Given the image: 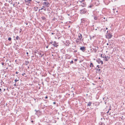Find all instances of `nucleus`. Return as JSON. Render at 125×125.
<instances>
[{"label": "nucleus", "instance_id": "6ab92c4d", "mask_svg": "<svg viewBox=\"0 0 125 125\" xmlns=\"http://www.w3.org/2000/svg\"><path fill=\"white\" fill-rule=\"evenodd\" d=\"M31 0H25V1L26 3H27L29 1H31Z\"/></svg>", "mask_w": 125, "mask_h": 125}, {"label": "nucleus", "instance_id": "f03ea898", "mask_svg": "<svg viewBox=\"0 0 125 125\" xmlns=\"http://www.w3.org/2000/svg\"><path fill=\"white\" fill-rule=\"evenodd\" d=\"M87 12V10L85 8H83L80 10V13L81 14L86 13Z\"/></svg>", "mask_w": 125, "mask_h": 125}, {"label": "nucleus", "instance_id": "ea45409f", "mask_svg": "<svg viewBox=\"0 0 125 125\" xmlns=\"http://www.w3.org/2000/svg\"><path fill=\"white\" fill-rule=\"evenodd\" d=\"M48 98V97L47 96H46L45 97V99H47V98Z\"/></svg>", "mask_w": 125, "mask_h": 125}, {"label": "nucleus", "instance_id": "338daca9", "mask_svg": "<svg viewBox=\"0 0 125 125\" xmlns=\"http://www.w3.org/2000/svg\"><path fill=\"white\" fill-rule=\"evenodd\" d=\"M111 114V113L110 112L109 113V115H110Z\"/></svg>", "mask_w": 125, "mask_h": 125}, {"label": "nucleus", "instance_id": "423d86ee", "mask_svg": "<svg viewBox=\"0 0 125 125\" xmlns=\"http://www.w3.org/2000/svg\"><path fill=\"white\" fill-rule=\"evenodd\" d=\"M52 45L54 47H57L58 46V43H57L56 42L54 41L52 43Z\"/></svg>", "mask_w": 125, "mask_h": 125}, {"label": "nucleus", "instance_id": "412c9836", "mask_svg": "<svg viewBox=\"0 0 125 125\" xmlns=\"http://www.w3.org/2000/svg\"><path fill=\"white\" fill-rule=\"evenodd\" d=\"M90 37V40H91L92 38H94V37H95V36H93L92 37H91L90 35L89 36Z\"/></svg>", "mask_w": 125, "mask_h": 125}, {"label": "nucleus", "instance_id": "5fc2aeb1", "mask_svg": "<svg viewBox=\"0 0 125 125\" xmlns=\"http://www.w3.org/2000/svg\"><path fill=\"white\" fill-rule=\"evenodd\" d=\"M43 0L44 1H47V0Z\"/></svg>", "mask_w": 125, "mask_h": 125}, {"label": "nucleus", "instance_id": "4468645a", "mask_svg": "<svg viewBox=\"0 0 125 125\" xmlns=\"http://www.w3.org/2000/svg\"><path fill=\"white\" fill-rule=\"evenodd\" d=\"M8 66L9 67H10L12 68L11 69H12L13 68V64H11L10 65H9V63H8Z\"/></svg>", "mask_w": 125, "mask_h": 125}, {"label": "nucleus", "instance_id": "bb28decb", "mask_svg": "<svg viewBox=\"0 0 125 125\" xmlns=\"http://www.w3.org/2000/svg\"><path fill=\"white\" fill-rule=\"evenodd\" d=\"M94 52H96L97 50L96 49H94Z\"/></svg>", "mask_w": 125, "mask_h": 125}, {"label": "nucleus", "instance_id": "e2e57ef3", "mask_svg": "<svg viewBox=\"0 0 125 125\" xmlns=\"http://www.w3.org/2000/svg\"><path fill=\"white\" fill-rule=\"evenodd\" d=\"M109 44V43H107L106 44H107V45H108Z\"/></svg>", "mask_w": 125, "mask_h": 125}, {"label": "nucleus", "instance_id": "473e14b6", "mask_svg": "<svg viewBox=\"0 0 125 125\" xmlns=\"http://www.w3.org/2000/svg\"><path fill=\"white\" fill-rule=\"evenodd\" d=\"M100 63H101V64H103V61H101Z\"/></svg>", "mask_w": 125, "mask_h": 125}, {"label": "nucleus", "instance_id": "de8ad7c7", "mask_svg": "<svg viewBox=\"0 0 125 125\" xmlns=\"http://www.w3.org/2000/svg\"><path fill=\"white\" fill-rule=\"evenodd\" d=\"M123 116H122V117H121V119H123Z\"/></svg>", "mask_w": 125, "mask_h": 125}, {"label": "nucleus", "instance_id": "20e7f679", "mask_svg": "<svg viewBox=\"0 0 125 125\" xmlns=\"http://www.w3.org/2000/svg\"><path fill=\"white\" fill-rule=\"evenodd\" d=\"M35 111H36L35 114L38 115V116L41 115V113L39 110H35Z\"/></svg>", "mask_w": 125, "mask_h": 125}, {"label": "nucleus", "instance_id": "dca6fc26", "mask_svg": "<svg viewBox=\"0 0 125 125\" xmlns=\"http://www.w3.org/2000/svg\"><path fill=\"white\" fill-rule=\"evenodd\" d=\"M25 64L26 65H27L29 64V61H25Z\"/></svg>", "mask_w": 125, "mask_h": 125}, {"label": "nucleus", "instance_id": "9d476101", "mask_svg": "<svg viewBox=\"0 0 125 125\" xmlns=\"http://www.w3.org/2000/svg\"><path fill=\"white\" fill-rule=\"evenodd\" d=\"M81 6L83 7H86V4L85 2L81 4Z\"/></svg>", "mask_w": 125, "mask_h": 125}, {"label": "nucleus", "instance_id": "f257e3e1", "mask_svg": "<svg viewBox=\"0 0 125 125\" xmlns=\"http://www.w3.org/2000/svg\"><path fill=\"white\" fill-rule=\"evenodd\" d=\"M105 36L106 38L108 39H110L113 36L112 33L110 31H107L106 34Z\"/></svg>", "mask_w": 125, "mask_h": 125}, {"label": "nucleus", "instance_id": "a18cd8bd", "mask_svg": "<svg viewBox=\"0 0 125 125\" xmlns=\"http://www.w3.org/2000/svg\"><path fill=\"white\" fill-rule=\"evenodd\" d=\"M21 29L20 30V32H21Z\"/></svg>", "mask_w": 125, "mask_h": 125}, {"label": "nucleus", "instance_id": "79ce46f5", "mask_svg": "<svg viewBox=\"0 0 125 125\" xmlns=\"http://www.w3.org/2000/svg\"><path fill=\"white\" fill-rule=\"evenodd\" d=\"M24 74H25V73H24L22 74V75L24 76Z\"/></svg>", "mask_w": 125, "mask_h": 125}, {"label": "nucleus", "instance_id": "1a4fd4ad", "mask_svg": "<svg viewBox=\"0 0 125 125\" xmlns=\"http://www.w3.org/2000/svg\"><path fill=\"white\" fill-rule=\"evenodd\" d=\"M101 68V67H100L99 66V65H97V67H96L95 68V69L96 70V71H97V70H98L99 71H100L101 70V69H99V68Z\"/></svg>", "mask_w": 125, "mask_h": 125}, {"label": "nucleus", "instance_id": "bf43d9fd", "mask_svg": "<svg viewBox=\"0 0 125 125\" xmlns=\"http://www.w3.org/2000/svg\"><path fill=\"white\" fill-rule=\"evenodd\" d=\"M106 30H107L108 29V28H106Z\"/></svg>", "mask_w": 125, "mask_h": 125}, {"label": "nucleus", "instance_id": "c9c22d12", "mask_svg": "<svg viewBox=\"0 0 125 125\" xmlns=\"http://www.w3.org/2000/svg\"><path fill=\"white\" fill-rule=\"evenodd\" d=\"M38 7H37L36 8L37 9V10H35V11H37V9H38Z\"/></svg>", "mask_w": 125, "mask_h": 125}, {"label": "nucleus", "instance_id": "052dcab7", "mask_svg": "<svg viewBox=\"0 0 125 125\" xmlns=\"http://www.w3.org/2000/svg\"><path fill=\"white\" fill-rule=\"evenodd\" d=\"M34 57V56H31V58H33V57Z\"/></svg>", "mask_w": 125, "mask_h": 125}, {"label": "nucleus", "instance_id": "603ef678", "mask_svg": "<svg viewBox=\"0 0 125 125\" xmlns=\"http://www.w3.org/2000/svg\"><path fill=\"white\" fill-rule=\"evenodd\" d=\"M43 10H44L45 11H46V10L45 9H43Z\"/></svg>", "mask_w": 125, "mask_h": 125}, {"label": "nucleus", "instance_id": "4be33fe9", "mask_svg": "<svg viewBox=\"0 0 125 125\" xmlns=\"http://www.w3.org/2000/svg\"><path fill=\"white\" fill-rule=\"evenodd\" d=\"M85 1V0H79V1L81 2V3H82L83 2H84Z\"/></svg>", "mask_w": 125, "mask_h": 125}, {"label": "nucleus", "instance_id": "c85d7f7f", "mask_svg": "<svg viewBox=\"0 0 125 125\" xmlns=\"http://www.w3.org/2000/svg\"><path fill=\"white\" fill-rule=\"evenodd\" d=\"M104 30V32H105L106 31V30H105V28H104V29H101V31L102 30Z\"/></svg>", "mask_w": 125, "mask_h": 125}, {"label": "nucleus", "instance_id": "2eb2a0df", "mask_svg": "<svg viewBox=\"0 0 125 125\" xmlns=\"http://www.w3.org/2000/svg\"><path fill=\"white\" fill-rule=\"evenodd\" d=\"M90 66L91 68H92L93 67L94 65L93 63H92L91 62L90 63Z\"/></svg>", "mask_w": 125, "mask_h": 125}, {"label": "nucleus", "instance_id": "c03bdc74", "mask_svg": "<svg viewBox=\"0 0 125 125\" xmlns=\"http://www.w3.org/2000/svg\"><path fill=\"white\" fill-rule=\"evenodd\" d=\"M30 1H28V2L27 3H30V4L31 3H30Z\"/></svg>", "mask_w": 125, "mask_h": 125}, {"label": "nucleus", "instance_id": "5701e85b", "mask_svg": "<svg viewBox=\"0 0 125 125\" xmlns=\"http://www.w3.org/2000/svg\"><path fill=\"white\" fill-rule=\"evenodd\" d=\"M45 8L44 6H43L42 8H41V9H39V11L40 10H43V8Z\"/></svg>", "mask_w": 125, "mask_h": 125}, {"label": "nucleus", "instance_id": "ddd939ff", "mask_svg": "<svg viewBox=\"0 0 125 125\" xmlns=\"http://www.w3.org/2000/svg\"><path fill=\"white\" fill-rule=\"evenodd\" d=\"M94 6L92 4H90L89 5L88 7L90 8H93V7Z\"/></svg>", "mask_w": 125, "mask_h": 125}, {"label": "nucleus", "instance_id": "0eeeda50", "mask_svg": "<svg viewBox=\"0 0 125 125\" xmlns=\"http://www.w3.org/2000/svg\"><path fill=\"white\" fill-rule=\"evenodd\" d=\"M70 44L69 41H66L64 43L65 45L67 46H69Z\"/></svg>", "mask_w": 125, "mask_h": 125}, {"label": "nucleus", "instance_id": "f8f14e48", "mask_svg": "<svg viewBox=\"0 0 125 125\" xmlns=\"http://www.w3.org/2000/svg\"><path fill=\"white\" fill-rule=\"evenodd\" d=\"M101 61V60L99 58L97 59L96 60V62L98 63H100V62Z\"/></svg>", "mask_w": 125, "mask_h": 125}, {"label": "nucleus", "instance_id": "0e129e2a", "mask_svg": "<svg viewBox=\"0 0 125 125\" xmlns=\"http://www.w3.org/2000/svg\"><path fill=\"white\" fill-rule=\"evenodd\" d=\"M44 106H45L46 107H47V106H45V105H44Z\"/></svg>", "mask_w": 125, "mask_h": 125}, {"label": "nucleus", "instance_id": "13d9d810", "mask_svg": "<svg viewBox=\"0 0 125 125\" xmlns=\"http://www.w3.org/2000/svg\"><path fill=\"white\" fill-rule=\"evenodd\" d=\"M26 54H27L28 55V52H27V53H26Z\"/></svg>", "mask_w": 125, "mask_h": 125}, {"label": "nucleus", "instance_id": "6e6552de", "mask_svg": "<svg viewBox=\"0 0 125 125\" xmlns=\"http://www.w3.org/2000/svg\"><path fill=\"white\" fill-rule=\"evenodd\" d=\"M80 50L83 52H84L86 50L85 47L84 46L81 47L80 48Z\"/></svg>", "mask_w": 125, "mask_h": 125}, {"label": "nucleus", "instance_id": "69168bd1", "mask_svg": "<svg viewBox=\"0 0 125 125\" xmlns=\"http://www.w3.org/2000/svg\"><path fill=\"white\" fill-rule=\"evenodd\" d=\"M31 121L32 123H33V121L32 120Z\"/></svg>", "mask_w": 125, "mask_h": 125}, {"label": "nucleus", "instance_id": "6e6d98bb", "mask_svg": "<svg viewBox=\"0 0 125 125\" xmlns=\"http://www.w3.org/2000/svg\"><path fill=\"white\" fill-rule=\"evenodd\" d=\"M14 86H16V84L15 83L14 84Z\"/></svg>", "mask_w": 125, "mask_h": 125}, {"label": "nucleus", "instance_id": "a878e982", "mask_svg": "<svg viewBox=\"0 0 125 125\" xmlns=\"http://www.w3.org/2000/svg\"><path fill=\"white\" fill-rule=\"evenodd\" d=\"M11 37H9L8 38V40L9 41H10L11 40Z\"/></svg>", "mask_w": 125, "mask_h": 125}, {"label": "nucleus", "instance_id": "72a5a7b5", "mask_svg": "<svg viewBox=\"0 0 125 125\" xmlns=\"http://www.w3.org/2000/svg\"><path fill=\"white\" fill-rule=\"evenodd\" d=\"M77 52V50H74V51H73V52Z\"/></svg>", "mask_w": 125, "mask_h": 125}, {"label": "nucleus", "instance_id": "7c9ffc66", "mask_svg": "<svg viewBox=\"0 0 125 125\" xmlns=\"http://www.w3.org/2000/svg\"><path fill=\"white\" fill-rule=\"evenodd\" d=\"M17 81H19V80H17V79H16L15 80V83L16 82H17Z\"/></svg>", "mask_w": 125, "mask_h": 125}, {"label": "nucleus", "instance_id": "7ed1b4c3", "mask_svg": "<svg viewBox=\"0 0 125 125\" xmlns=\"http://www.w3.org/2000/svg\"><path fill=\"white\" fill-rule=\"evenodd\" d=\"M43 5H45L47 7H49V6L50 5V3L47 1L43 2Z\"/></svg>", "mask_w": 125, "mask_h": 125}, {"label": "nucleus", "instance_id": "cd10ccee", "mask_svg": "<svg viewBox=\"0 0 125 125\" xmlns=\"http://www.w3.org/2000/svg\"><path fill=\"white\" fill-rule=\"evenodd\" d=\"M15 3L16 4H17V5H18V4H19V2H15Z\"/></svg>", "mask_w": 125, "mask_h": 125}, {"label": "nucleus", "instance_id": "39448f33", "mask_svg": "<svg viewBox=\"0 0 125 125\" xmlns=\"http://www.w3.org/2000/svg\"><path fill=\"white\" fill-rule=\"evenodd\" d=\"M78 38L77 39L78 40H81L82 38V35L80 33H79L78 35Z\"/></svg>", "mask_w": 125, "mask_h": 125}, {"label": "nucleus", "instance_id": "f3484780", "mask_svg": "<svg viewBox=\"0 0 125 125\" xmlns=\"http://www.w3.org/2000/svg\"><path fill=\"white\" fill-rule=\"evenodd\" d=\"M92 103L91 102H89L87 104V106H90L91 105V104H92Z\"/></svg>", "mask_w": 125, "mask_h": 125}, {"label": "nucleus", "instance_id": "49530a36", "mask_svg": "<svg viewBox=\"0 0 125 125\" xmlns=\"http://www.w3.org/2000/svg\"><path fill=\"white\" fill-rule=\"evenodd\" d=\"M19 72H16V74H18V73Z\"/></svg>", "mask_w": 125, "mask_h": 125}, {"label": "nucleus", "instance_id": "774afa93", "mask_svg": "<svg viewBox=\"0 0 125 125\" xmlns=\"http://www.w3.org/2000/svg\"><path fill=\"white\" fill-rule=\"evenodd\" d=\"M111 110V109L110 108V109H109L108 111H109V110Z\"/></svg>", "mask_w": 125, "mask_h": 125}, {"label": "nucleus", "instance_id": "864d4df0", "mask_svg": "<svg viewBox=\"0 0 125 125\" xmlns=\"http://www.w3.org/2000/svg\"><path fill=\"white\" fill-rule=\"evenodd\" d=\"M48 46H46V48H48Z\"/></svg>", "mask_w": 125, "mask_h": 125}, {"label": "nucleus", "instance_id": "3c124183", "mask_svg": "<svg viewBox=\"0 0 125 125\" xmlns=\"http://www.w3.org/2000/svg\"><path fill=\"white\" fill-rule=\"evenodd\" d=\"M1 89L0 88V92H1Z\"/></svg>", "mask_w": 125, "mask_h": 125}, {"label": "nucleus", "instance_id": "393cba45", "mask_svg": "<svg viewBox=\"0 0 125 125\" xmlns=\"http://www.w3.org/2000/svg\"><path fill=\"white\" fill-rule=\"evenodd\" d=\"M39 55H41V57H42V56L44 55V54H42L41 53H40L39 54Z\"/></svg>", "mask_w": 125, "mask_h": 125}, {"label": "nucleus", "instance_id": "8fccbe9b", "mask_svg": "<svg viewBox=\"0 0 125 125\" xmlns=\"http://www.w3.org/2000/svg\"><path fill=\"white\" fill-rule=\"evenodd\" d=\"M38 3H40V2L39 1H36Z\"/></svg>", "mask_w": 125, "mask_h": 125}, {"label": "nucleus", "instance_id": "09e8293b", "mask_svg": "<svg viewBox=\"0 0 125 125\" xmlns=\"http://www.w3.org/2000/svg\"><path fill=\"white\" fill-rule=\"evenodd\" d=\"M54 33H53V32H52V33L51 34H52V35H53V34H54Z\"/></svg>", "mask_w": 125, "mask_h": 125}, {"label": "nucleus", "instance_id": "aec40b11", "mask_svg": "<svg viewBox=\"0 0 125 125\" xmlns=\"http://www.w3.org/2000/svg\"><path fill=\"white\" fill-rule=\"evenodd\" d=\"M41 18L42 20H45L46 19V18L44 17L43 16L41 17Z\"/></svg>", "mask_w": 125, "mask_h": 125}, {"label": "nucleus", "instance_id": "e433bc0d", "mask_svg": "<svg viewBox=\"0 0 125 125\" xmlns=\"http://www.w3.org/2000/svg\"><path fill=\"white\" fill-rule=\"evenodd\" d=\"M37 51H35L34 52V53H37Z\"/></svg>", "mask_w": 125, "mask_h": 125}, {"label": "nucleus", "instance_id": "58836bf2", "mask_svg": "<svg viewBox=\"0 0 125 125\" xmlns=\"http://www.w3.org/2000/svg\"><path fill=\"white\" fill-rule=\"evenodd\" d=\"M53 42H50V43L51 44H52V43H53Z\"/></svg>", "mask_w": 125, "mask_h": 125}, {"label": "nucleus", "instance_id": "2f4dec72", "mask_svg": "<svg viewBox=\"0 0 125 125\" xmlns=\"http://www.w3.org/2000/svg\"><path fill=\"white\" fill-rule=\"evenodd\" d=\"M1 64L2 65H4V63L3 62H1Z\"/></svg>", "mask_w": 125, "mask_h": 125}, {"label": "nucleus", "instance_id": "b1692460", "mask_svg": "<svg viewBox=\"0 0 125 125\" xmlns=\"http://www.w3.org/2000/svg\"><path fill=\"white\" fill-rule=\"evenodd\" d=\"M97 18H98V17H97L94 16V19H95V20H97Z\"/></svg>", "mask_w": 125, "mask_h": 125}, {"label": "nucleus", "instance_id": "4c0bfd02", "mask_svg": "<svg viewBox=\"0 0 125 125\" xmlns=\"http://www.w3.org/2000/svg\"><path fill=\"white\" fill-rule=\"evenodd\" d=\"M102 54H101V57H103V58H104V56H102Z\"/></svg>", "mask_w": 125, "mask_h": 125}, {"label": "nucleus", "instance_id": "4d7b16f0", "mask_svg": "<svg viewBox=\"0 0 125 125\" xmlns=\"http://www.w3.org/2000/svg\"><path fill=\"white\" fill-rule=\"evenodd\" d=\"M109 111H108L107 112V113H109Z\"/></svg>", "mask_w": 125, "mask_h": 125}, {"label": "nucleus", "instance_id": "37998d69", "mask_svg": "<svg viewBox=\"0 0 125 125\" xmlns=\"http://www.w3.org/2000/svg\"><path fill=\"white\" fill-rule=\"evenodd\" d=\"M53 104H56V103L55 102H53Z\"/></svg>", "mask_w": 125, "mask_h": 125}, {"label": "nucleus", "instance_id": "680f3d73", "mask_svg": "<svg viewBox=\"0 0 125 125\" xmlns=\"http://www.w3.org/2000/svg\"><path fill=\"white\" fill-rule=\"evenodd\" d=\"M5 89H4V90H3V91H5Z\"/></svg>", "mask_w": 125, "mask_h": 125}, {"label": "nucleus", "instance_id": "c756f323", "mask_svg": "<svg viewBox=\"0 0 125 125\" xmlns=\"http://www.w3.org/2000/svg\"><path fill=\"white\" fill-rule=\"evenodd\" d=\"M73 61L72 60L71 62H70V64H73Z\"/></svg>", "mask_w": 125, "mask_h": 125}, {"label": "nucleus", "instance_id": "a19ab883", "mask_svg": "<svg viewBox=\"0 0 125 125\" xmlns=\"http://www.w3.org/2000/svg\"><path fill=\"white\" fill-rule=\"evenodd\" d=\"M77 59H74V61H77Z\"/></svg>", "mask_w": 125, "mask_h": 125}, {"label": "nucleus", "instance_id": "f704fd0d", "mask_svg": "<svg viewBox=\"0 0 125 125\" xmlns=\"http://www.w3.org/2000/svg\"><path fill=\"white\" fill-rule=\"evenodd\" d=\"M104 125V123H101V124H100V125Z\"/></svg>", "mask_w": 125, "mask_h": 125}, {"label": "nucleus", "instance_id": "9b49d317", "mask_svg": "<svg viewBox=\"0 0 125 125\" xmlns=\"http://www.w3.org/2000/svg\"><path fill=\"white\" fill-rule=\"evenodd\" d=\"M104 58H105V60L106 61H107L108 60V59L107 58L109 59L110 58V57H109L108 56H105L104 57Z\"/></svg>", "mask_w": 125, "mask_h": 125}, {"label": "nucleus", "instance_id": "a211bd4d", "mask_svg": "<svg viewBox=\"0 0 125 125\" xmlns=\"http://www.w3.org/2000/svg\"><path fill=\"white\" fill-rule=\"evenodd\" d=\"M16 39L17 40H18L20 39V37L18 36H17L16 38Z\"/></svg>", "mask_w": 125, "mask_h": 125}]
</instances>
